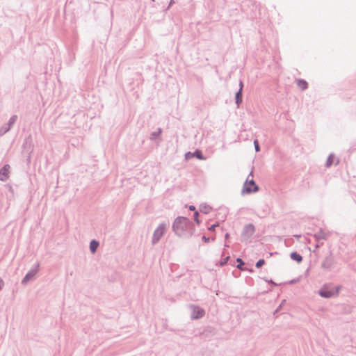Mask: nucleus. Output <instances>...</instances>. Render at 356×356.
Returning <instances> with one entry per match:
<instances>
[{
  "label": "nucleus",
  "mask_w": 356,
  "mask_h": 356,
  "mask_svg": "<svg viewBox=\"0 0 356 356\" xmlns=\"http://www.w3.org/2000/svg\"><path fill=\"white\" fill-rule=\"evenodd\" d=\"M172 231L181 238H189L195 231V227L189 218L184 216L177 217L172 223Z\"/></svg>",
  "instance_id": "nucleus-1"
},
{
  "label": "nucleus",
  "mask_w": 356,
  "mask_h": 356,
  "mask_svg": "<svg viewBox=\"0 0 356 356\" xmlns=\"http://www.w3.org/2000/svg\"><path fill=\"white\" fill-rule=\"evenodd\" d=\"M341 289L342 286L341 285L335 286L331 289L327 286L324 285L318 291V294L322 298H331L337 296Z\"/></svg>",
  "instance_id": "nucleus-2"
},
{
  "label": "nucleus",
  "mask_w": 356,
  "mask_h": 356,
  "mask_svg": "<svg viewBox=\"0 0 356 356\" xmlns=\"http://www.w3.org/2000/svg\"><path fill=\"white\" fill-rule=\"evenodd\" d=\"M336 263L337 261L335 258L332 253L330 252L329 254L323 259L321 267L324 271L331 272L334 269Z\"/></svg>",
  "instance_id": "nucleus-3"
},
{
  "label": "nucleus",
  "mask_w": 356,
  "mask_h": 356,
  "mask_svg": "<svg viewBox=\"0 0 356 356\" xmlns=\"http://www.w3.org/2000/svg\"><path fill=\"white\" fill-rule=\"evenodd\" d=\"M167 228V223L166 222H161L159 224V225L157 227V228L154 230L152 238V244L153 245L157 244L161 237L164 235L165 233Z\"/></svg>",
  "instance_id": "nucleus-4"
},
{
  "label": "nucleus",
  "mask_w": 356,
  "mask_h": 356,
  "mask_svg": "<svg viewBox=\"0 0 356 356\" xmlns=\"http://www.w3.org/2000/svg\"><path fill=\"white\" fill-rule=\"evenodd\" d=\"M259 187L256 184L254 179L249 180L248 177L245 181L241 193L242 194H251L259 191Z\"/></svg>",
  "instance_id": "nucleus-5"
},
{
  "label": "nucleus",
  "mask_w": 356,
  "mask_h": 356,
  "mask_svg": "<svg viewBox=\"0 0 356 356\" xmlns=\"http://www.w3.org/2000/svg\"><path fill=\"white\" fill-rule=\"evenodd\" d=\"M255 232V227L254 225L252 223L247 224L244 226L242 233H241V237L244 241L248 240L250 238L252 237V236Z\"/></svg>",
  "instance_id": "nucleus-6"
},
{
  "label": "nucleus",
  "mask_w": 356,
  "mask_h": 356,
  "mask_svg": "<svg viewBox=\"0 0 356 356\" xmlns=\"http://www.w3.org/2000/svg\"><path fill=\"white\" fill-rule=\"evenodd\" d=\"M17 120V115H12L10 118L8 123L2 126L0 128V136H3L5 134H6L7 132H8L10 130V129L12 128L13 125L16 122Z\"/></svg>",
  "instance_id": "nucleus-7"
},
{
  "label": "nucleus",
  "mask_w": 356,
  "mask_h": 356,
  "mask_svg": "<svg viewBox=\"0 0 356 356\" xmlns=\"http://www.w3.org/2000/svg\"><path fill=\"white\" fill-rule=\"evenodd\" d=\"M39 264L38 263L33 268L30 270L22 280V284H26L30 280L33 278L39 270Z\"/></svg>",
  "instance_id": "nucleus-8"
},
{
  "label": "nucleus",
  "mask_w": 356,
  "mask_h": 356,
  "mask_svg": "<svg viewBox=\"0 0 356 356\" xmlns=\"http://www.w3.org/2000/svg\"><path fill=\"white\" fill-rule=\"evenodd\" d=\"M192 312H191V318L192 319H199L204 316L205 312L203 309L198 306L191 305Z\"/></svg>",
  "instance_id": "nucleus-9"
},
{
  "label": "nucleus",
  "mask_w": 356,
  "mask_h": 356,
  "mask_svg": "<svg viewBox=\"0 0 356 356\" xmlns=\"http://www.w3.org/2000/svg\"><path fill=\"white\" fill-rule=\"evenodd\" d=\"M10 165L8 164H5L0 169V181H6L8 177L10 174Z\"/></svg>",
  "instance_id": "nucleus-10"
},
{
  "label": "nucleus",
  "mask_w": 356,
  "mask_h": 356,
  "mask_svg": "<svg viewBox=\"0 0 356 356\" xmlns=\"http://www.w3.org/2000/svg\"><path fill=\"white\" fill-rule=\"evenodd\" d=\"M329 236V232H325L321 229L314 234V237L316 238L318 242L320 240H327Z\"/></svg>",
  "instance_id": "nucleus-11"
},
{
  "label": "nucleus",
  "mask_w": 356,
  "mask_h": 356,
  "mask_svg": "<svg viewBox=\"0 0 356 356\" xmlns=\"http://www.w3.org/2000/svg\"><path fill=\"white\" fill-rule=\"evenodd\" d=\"M23 149L29 154L33 151L32 142L30 138H26L23 143Z\"/></svg>",
  "instance_id": "nucleus-12"
},
{
  "label": "nucleus",
  "mask_w": 356,
  "mask_h": 356,
  "mask_svg": "<svg viewBox=\"0 0 356 356\" xmlns=\"http://www.w3.org/2000/svg\"><path fill=\"white\" fill-rule=\"evenodd\" d=\"M243 102V91L242 90H238L235 94V102L237 105V108L240 106V104Z\"/></svg>",
  "instance_id": "nucleus-13"
},
{
  "label": "nucleus",
  "mask_w": 356,
  "mask_h": 356,
  "mask_svg": "<svg viewBox=\"0 0 356 356\" xmlns=\"http://www.w3.org/2000/svg\"><path fill=\"white\" fill-rule=\"evenodd\" d=\"M99 245V243L95 240V239H92L90 243V250L92 253H95L96 252L98 247Z\"/></svg>",
  "instance_id": "nucleus-14"
},
{
  "label": "nucleus",
  "mask_w": 356,
  "mask_h": 356,
  "mask_svg": "<svg viewBox=\"0 0 356 356\" xmlns=\"http://www.w3.org/2000/svg\"><path fill=\"white\" fill-rule=\"evenodd\" d=\"M290 257L292 260L296 261L298 263H300L302 261V257L296 251L292 252L290 254Z\"/></svg>",
  "instance_id": "nucleus-15"
},
{
  "label": "nucleus",
  "mask_w": 356,
  "mask_h": 356,
  "mask_svg": "<svg viewBox=\"0 0 356 356\" xmlns=\"http://www.w3.org/2000/svg\"><path fill=\"white\" fill-rule=\"evenodd\" d=\"M297 84L300 88H301L302 90H306L308 88V83L307 82L302 79H300L298 80Z\"/></svg>",
  "instance_id": "nucleus-16"
},
{
  "label": "nucleus",
  "mask_w": 356,
  "mask_h": 356,
  "mask_svg": "<svg viewBox=\"0 0 356 356\" xmlns=\"http://www.w3.org/2000/svg\"><path fill=\"white\" fill-rule=\"evenodd\" d=\"M162 133V129L161 128H158L156 131L151 133L149 138L152 140H154L157 137H159Z\"/></svg>",
  "instance_id": "nucleus-17"
},
{
  "label": "nucleus",
  "mask_w": 356,
  "mask_h": 356,
  "mask_svg": "<svg viewBox=\"0 0 356 356\" xmlns=\"http://www.w3.org/2000/svg\"><path fill=\"white\" fill-rule=\"evenodd\" d=\"M192 153H193V157H196L197 159H198L200 160H204L206 159L204 156L202 151L200 149H196V150H195L194 152H192Z\"/></svg>",
  "instance_id": "nucleus-18"
},
{
  "label": "nucleus",
  "mask_w": 356,
  "mask_h": 356,
  "mask_svg": "<svg viewBox=\"0 0 356 356\" xmlns=\"http://www.w3.org/2000/svg\"><path fill=\"white\" fill-rule=\"evenodd\" d=\"M211 207L209 205L204 204L200 206V211L207 214L211 211Z\"/></svg>",
  "instance_id": "nucleus-19"
},
{
  "label": "nucleus",
  "mask_w": 356,
  "mask_h": 356,
  "mask_svg": "<svg viewBox=\"0 0 356 356\" xmlns=\"http://www.w3.org/2000/svg\"><path fill=\"white\" fill-rule=\"evenodd\" d=\"M333 159H334V154H330L327 159V161H326V163H325V167L326 168H330L332 163H333Z\"/></svg>",
  "instance_id": "nucleus-20"
},
{
  "label": "nucleus",
  "mask_w": 356,
  "mask_h": 356,
  "mask_svg": "<svg viewBox=\"0 0 356 356\" xmlns=\"http://www.w3.org/2000/svg\"><path fill=\"white\" fill-rule=\"evenodd\" d=\"M236 262L238 263V264L236 266V268L240 269V270H243L242 266L245 264V263L243 261V259H241V258H237L236 259Z\"/></svg>",
  "instance_id": "nucleus-21"
},
{
  "label": "nucleus",
  "mask_w": 356,
  "mask_h": 356,
  "mask_svg": "<svg viewBox=\"0 0 356 356\" xmlns=\"http://www.w3.org/2000/svg\"><path fill=\"white\" fill-rule=\"evenodd\" d=\"M264 264H265V260L264 259H260L257 261L255 266H256V268H259L262 267Z\"/></svg>",
  "instance_id": "nucleus-22"
},
{
  "label": "nucleus",
  "mask_w": 356,
  "mask_h": 356,
  "mask_svg": "<svg viewBox=\"0 0 356 356\" xmlns=\"http://www.w3.org/2000/svg\"><path fill=\"white\" fill-rule=\"evenodd\" d=\"M193 219L195 220V222L197 224V225H200V220H199V213L197 211H195L194 212V214H193Z\"/></svg>",
  "instance_id": "nucleus-23"
},
{
  "label": "nucleus",
  "mask_w": 356,
  "mask_h": 356,
  "mask_svg": "<svg viewBox=\"0 0 356 356\" xmlns=\"http://www.w3.org/2000/svg\"><path fill=\"white\" fill-rule=\"evenodd\" d=\"M229 259V256H227L226 257H225L224 259H222L220 262H219V264L220 266H225V264H227V261Z\"/></svg>",
  "instance_id": "nucleus-24"
},
{
  "label": "nucleus",
  "mask_w": 356,
  "mask_h": 356,
  "mask_svg": "<svg viewBox=\"0 0 356 356\" xmlns=\"http://www.w3.org/2000/svg\"><path fill=\"white\" fill-rule=\"evenodd\" d=\"M254 145L255 151L257 152H259L260 150V147H259V143H258L257 140H254Z\"/></svg>",
  "instance_id": "nucleus-25"
},
{
  "label": "nucleus",
  "mask_w": 356,
  "mask_h": 356,
  "mask_svg": "<svg viewBox=\"0 0 356 356\" xmlns=\"http://www.w3.org/2000/svg\"><path fill=\"white\" fill-rule=\"evenodd\" d=\"M218 226V223H216V224H213L212 225H211L208 229L211 232H213L215 230L216 227Z\"/></svg>",
  "instance_id": "nucleus-26"
},
{
  "label": "nucleus",
  "mask_w": 356,
  "mask_h": 356,
  "mask_svg": "<svg viewBox=\"0 0 356 356\" xmlns=\"http://www.w3.org/2000/svg\"><path fill=\"white\" fill-rule=\"evenodd\" d=\"M193 157V153L191 152H188L185 154V158L186 159H189Z\"/></svg>",
  "instance_id": "nucleus-27"
},
{
  "label": "nucleus",
  "mask_w": 356,
  "mask_h": 356,
  "mask_svg": "<svg viewBox=\"0 0 356 356\" xmlns=\"http://www.w3.org/2000/svg\"><path fill=\"white\" fill-rule=\"evenodd\" d=\"M264 280L266 282L270 283V284H271L273 286H277V284L275 282H273V280H268L267 278H264Z\"/></svg>",
  "instance_id": "nucleus-28"
},
{
  "label": "nucleus",
  "mask_w": 356,
  "mask_h": 356,
  "mask_svg": "<svg viewBox=\"0 0 356 356\" xmlns=\"http://www.w3.org/2000/svg\"><path fill=\"white\" fill-rule=\"evenodd\" d=\"M202 239L205 243H208L210 241V238L209 237H207L205 235L202 236Z\"/></svg>",
  "instance_id": "nucleus-29"
},
{
  "label": "nucleus",
  "mask_w": 356,
  "mask_h": 356,
  "mask_svg": "<svg viewBox=\"0 0 356 356\" xmlns=\"http://www.w3.org/2000/svg\"><path fill=\"white\" fill-rule=\"evenodd\" d=\"M243 83L241 80H240L239 81V90H242L243 91Z\"/></svg>",
  "instance_id": "nucleus-30"
},
{
  "label": "nucleus",
  "mask_w": 356,
  "mask_h": 356,
  "mask_svg": "<svg viewBox=\"0 0 356 356\" xmlns=\"http://www.w3.org/2000/svg\"><path fill=\"white\" fill-rule=\"evenodd\" d=\"M188 209H189L190 211H196V210H195V207L194 205H190V206L188 207Z\"/></svg>",
  "instance_id": "nucleus-31"
},
{
  "label": "nucleus",
  "mask_w": 356,
  "mask_h": 356,
  "mask_svg": "<svg viewBox=\"0 0 356 356\" xmlns=\"http://www.w3.org/2000/svg\"><path fill=\"white\" fill-rule=\"evenodd\" d=\"M3 285H4V282H3V280L0 278V290L2 289Z\"/></svg>",
  "instance_id": "nucleus-32"
},
{
  "label": "nucleus",
  "mask_w": 356,
  "mask_h": 356,
  "mask_svg": "<svg viewBox=\"0 0 356 356\" xmlns=\"http://www.w3.org/2000/svg\"><path fill=\"white\" fill-rule=\"evenodd\" d=\"M282 303L281 305H280V306H279V307L275 309V312H274V314H275L277 312H279V310H280V309H281V307H282Z\"/></svg>",
  "instance_id": "nucleus-33"
},
{
  "label": "nucleus",
  "mask_w": 356,
  "mask_h": 356,
  "mask_svg": "<svg viewBox=\"0 0 356 356\" xmlns=\"http://www.w3.org/2000/svg\"><path fill=\"white\" fill-rule=\"evenodd\" d=\"M296 282V280H292L290 281V284H294Z\"/></svg>",
  "instance_id": "nucleus-34"
},
{
  "label": "nucleus",
  "mask_w": 356,
  "mask_h": 356,
  "mask_svg": "<svg viewBox=\"0 0 356 356\" xmlns=\"http://www.w3.org/2000/svg\"><path fill=\"white\" fill-rule=\"evenodd\" d=\"M228 237H229V234H228V233H227V234H225V238H228Z\"/></svg>",
  "instance_id": "nucleus-35"
},
{
  "label": "nucleus",
  "mask_w": 356,
  "mask_h": 356,
  "mask_svg": "<svg viewBox=\"0 0 356 356\" xmlns=\"http://www.w3.org/2000/svg\"><path fill=\"white\" fill-rule=\"evenodd\" d=\"M339 163V161L338 160V161H337V163H336V164H335V165H338V163Z\"/></svg>",
  "instance_id": "nucleus-36"
},
{
  "label": "nucleus",
  "mask_w": 356,
  "mask_h": 356,
  "mask_svg": "<svg viewBox=\"0 0 356 356\" xmlns=\"http://www.w3.org/2000/svg\"><path fill=\"white\" fill-rule=\"evenodd\" d=\"M350 148L355 149L356 147H354L353 146H352Z\"/></svg>",
  "instance_id": "nucleus-37"
},
{
  "label": "nucleus",
  "mask_w": 356,
  "mask_h": 356,
  "mask_svg": "<svg viewBox=\"0 0 356 356\" xmlns=\"http://www.w3.org/2000/svg\"><path fill=\"white\" fill-rule=\"evenodd\" d=\"M170 1H170V4L172 3V0H170Z\"/></svg>",
  "instance_id": "nucleus-38"
}]
</instances>
